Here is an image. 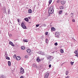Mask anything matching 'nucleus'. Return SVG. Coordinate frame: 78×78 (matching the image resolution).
I'll use <instances>...</instances> for the list:
<instances>
[{"instance_id":"nucleus-1","label":"nucleus","mask_w":78,"mask_h":78,"mask_svg":"<svg viewBox=\"0 0 78 78\" xmlns=\"http://www.w3.org/2000/svg\"><path fill=\"white\" fill-rule=\"evenodd\" d=\"M47 59H49V62L52 61V59H53V57L52 56H51L50 55H48L47 56Z\"/></svg>"},{"instance_id":"nucleus-2","label":"nucleus","mask_w":78,"mask_h":78,"mask_svg":"<svg viewBox=\"0 0 78 78\" xmlns=\"http://www.w3.org/2000/svg\"><path fill=\"white\" fill-rule=\"evenodd\" d=\"M20 74H21L22 75H23V74L24 73H25V72L24 71V69H23L22 67H21L20 68Z\"/></svg>"},{"instance_id":"nucleus-3","label":"nucleus","mask_w":78,"mask_h":78,"mask_svg":"<svg viewBox=\"0 0 78 78\" xmlns=\"http://www.w3.org/2000/svg\"><path fill=\"white\" fill-rule=\"evenodd\" d=\"M21 26L22 27L23 29H27V27L25 26V24L23 23V22H22L21 24Z\"/></svg>"},{"instance_id":"nucleus-4","label":"nucleus","mask_w":78,"mask_h":78,"mask_svg":"<svg viewBox=\"0 0 78 78\" xmlns=\"http://www.w3.org/2000/svg\"><path fill=\"white\" fill-rule=\"evenodd\" d=\"M54 12V11L53 10H48V14L49 15H50L51 14H53V13Z\"/></svg>"},{"instance_id":"nucleus-5","label":"nucleus","mask_w":78,"mask_h":78,"mask_svg":"<svg viewBox=\"0 0 78 78\" xmlns=\"http://www.w3.org/2000/svg\"><path fill=\"white\" fill-rule=\"evenodd\" d=\"M49 10H51L54 11V6H53V5L51 6V7L49 9Z\"/></svg>"},{"instance_id":"nucleus-6","label":"nucleus","mask_w":78,"mask_h":78,"mask_svg":"<svg viewBox=\"0 0 78 78\" xmlns=\"http://www.w3.org/2000/svg\"><path fill=\"white\" fill-rule=\"evenodd\" d=\"M32 66L34 68H36V69L38 68L37 66L35 63H34L32 65Z\"/></svg>"},{"instance_id":"nucleus-7","label":"nucleus","mask_w":78,"mask_h":78,"mask_svg":"<svg viewBox=\"0 0 78 78\" xmlns=\"http://www.w3.org/2000/svg\"><path fill=\"white\" fill-rule=\"evenodd\" d=\"M49 75H50V74H49V73H46V75L44 76L45 78H48V77L49 76Z\"/></svg>"},{"instance_id":"nucleus-8","label":"nucleus","mask_w":78,"mask_h":78,"mask_svg":"<svg viewBox=\"0 0 78 78\" xmlns=\"http://www.w3.org/2000/svg\"><path fill=\"white\" fill-rule=\"evenodd\" d=\"M16 60H17V61H19V60L20 59V56H17L16 58Z\"/></svg>"},{"instance_id":"nucleus-9","label":"nucleus","mask_w":78,"mask_h":78,"mask_svg":"<svg viewBox=\"0 0 78 78\" xmlns=\"http://www.w3.org/2000/svg\"><path fill=\"white\" fill-rule=\"evenodd\" d=\"M59 32H57L55 33V36H57V37H58V36H59Z\"/></svg>"},{"instance_id":"nucleus-10","label":"nucleus","mask_w":78,"mask_h":78,"mask_svg":"<svg viewBox=\"0 0 78 78\" xmlns=\"http://www.w3.org/2000/svg\"><path fill=\"white\" fill-rule=\"evenodd\" d=\"M61 3L62 5H64L66 3V1H62L61 2Z\"/></svg>"},{"instance_id":"nucleus-11","label":"nucleus","mask_w":78,"mask_h":78,"mask_svg":"<svg viewBox=\"0 0 78 78\" xmlns=\"http://www.w3.org/2000/svg\"><path fill=\"white\" fill-rule=\"evenodd\" d=\"M9 44H10L13 47H14V44L11 41L9 42Z\"/></svg>"},{"instance_id":"nucleus-12","label":"nucleus","mask_w":78,"mask_h":78,"mask_svg":"<svg viewBox=\"0 0 78 78\" xmlns=\"http://www.w3.org/2000/svg\"><path fill=\"white\" fill-rule=\"evenodd\" d=\"M21 48L22 50H24L25 49V47L24 46H21Z\"/></svg>"},{"instance_id":"nucleus-13","label":"nucleus","mask_w":78,"mask_h":78,"mask_svg":"<svg viewBox=\"0 0 78 78\" xmlns=\"http://www.w3.org/2000/svg\"><path fill=\"white\" fill-rule=\"evenodd\" d=\"M27 51L28 53H31V50L30 49H28L27 50Z\"/></svg>"},{"instance_id":"nucleus-14","label":"nucleus","mask_w":78,"mask_h":78,"mask_svg":"<svg viewBox=\"0 0 78 78\" xmlns=\"http://www.w3.org/2000/svg\"><path fill=\"white\" fill-rule=\"evenodd\" d=\"M36 60H37V61L38 62H39V61H41V59H40V58H39V57H38L37 58Z\"/></svg>"},{"instance_id":"nucleus-15","label":"nucleus","mask_w":78,"mask_h":78,"mask_svg":"<svg viewBox=\"0 0 78 78\" xmlns=\"http://www.w3.org/2000/svg\"><path fill=\"white\" fill-rule=\"evenodd\" d=\"M24 19L25 21H26V22H28L29 21L28 19L27 18H25Z\"/></svg>"},{"instance_id":"nucleus-16","label":"nucleus","mask_w":78,"mask_h":78,"mask_svg":"<svg viewBox=\"0 0 78 78\" xmlns=\"http://www.w3.org/2000/svg\"><path fill=\"white\" fill-rule=\"evenodd\" d=\"M8 64L9 66H11V62L9 61L8 62Z\"/></svg>"},{"instance_id":"nucleus-17","label":"nucleus","mask_w":78,"mask_h":78,"mask_svg":"<svg viewBox=\"0 0 78 78\" xmlns=\"http://www.w3.org/2000/svg\"><path fill=\"white\" fill-rule=\"evenodd\" d=\"M60 2L61 1H60V0H58V1H56L57 4H59L60 3Z\"/></svg>"},{"instance_id":"nucleus-18","label":"nucleus","mask_w":78,"mask_h":78,"mask_svg":"<svg viewBox=\"0 0 78 78\" xmlns=\"http://www.w3.org/2000/svg\"><path fill=\"white\" fill-rule=\"evenodd\" d=\"M62 10H59L58 11V13L59 14H61L62 13Z\"/></svg>"},{"instance_id":"nucleus-19","label":"nucleus","mask_w":78,"mask_h":78,"mask_svg":"<svg viewBox=\"0 0 78 78\" xmlns=\"http://www.w3.org/2000/svg\"><path fill=\"white\" fill-rule=\"evenodd\" d=\"M51 30H52V31H55V28L53 27H52L51 28Z\"/></svg>"},{"instance_id":"nucleus-20","label":"nucleus","mask_w":78,"mask_h":78,"mask_svg":"<svg viewBox=\"0 0 78 78\" xmlns=\"http://www.w3.org/2000/svg\"><path fill=\"white\" fill-rule=\"evenodd\" d=\"M59 8L60 9H64L63 6H60L59 7Z\"/></svg>"},{"instance_id":"nucleus-21","label":"nucleus","mask_w":78,"mask_h":78,"mask_svg":"<svg viewBox=\"0 0 78 78\" xmlns=\"http://www.w3.org/2000/svg\"><path fill=\"white\" fill-rule=\"evenodd\" d=\"M23 41L24 42H28V40H27L24 39Z\"/></svg>"},{"instance_id":"nucleus-22","label":"nucleus","mask_w":78,"mask_h":78,"mask_svg":"<svg viewBox=\"0 0 78 78\" xmlns=\"http://www.w3.org/2000/svg\"><path fill=\"white\" fill-rule=\"evenodd\" d=\"M28 12H29V13H31V12H32V11L31 9H29L28 10Z\"/></svg>"},{"instance_id":"nucleus-23","label":"nucleus","mask_w":78,"mask_h":78,"mask_svg":"<svg viewBox=\"0 0 78 78\" xmlns=\"http://www.w3.org/2000/svg\"><path fill=\"white\" fill-rule=\"evenodd\" d=\"M60 52L61 53H64V51L62 50V49H60Z\"/></svg>"},{"instance_id":"nucleus-24","label":"nucleus","mask_w":78,"mask_h":78,"mask_svg":"<svg viewBox=\"0 0 78 78\" xmlns=\"http://www.w3.org/2000/svg\"><path fill=\"white\" fill-rule=\"evenodd\" d=\"M28 57L29 56L28 55H26L25 56V58H26V59H28Z\"/></svg>"},{"instance_id":"nucleus-25","label":"nucleus","mask_w":78,"mask_h":78,"mask_svg":"<svg viewBox=\"0 0 78 78\" xmlns=\"http://www.w3.org/2000/svg\"><path fill=\"white\" fill-rule=\"evenodd\" d=\"M51 2H52V0H49V5H50V4H51Z\"/></svg>"},{"instance_id":"nucleus-26","label":"nucleus","mask_w":78,"mask_h":78,"mask_svg":"<svg viewBox=\"0 0 78 78\" xmlns=\"http://www.w3.org/2000/svg\"><path fill=\"white\" fill-rule=\"evenodd\" d=\"M74 53H75V54H76H76H78V51L76 50L74 52Z\"/></svg>"},{"instance_id":"nucleus-27","label":"nucleus","mask_w":78,"mask_h":78,"mask_svg":"<svg viewBox=\"0 0 78 78\" xmlns=\"http://www.w3.org/2000/svg\"><path fill=\"white\" fill-rule=\"evenodd\" d=\"M69 73V71H66V75H68V74Z\"/></svg>"},{"instance_id":"nucleus-28","label":"nucleus","mask_w":78,"mask_h":78,"mask_svg":"<svg viewBox=\"0 0 78 78\" xmlns=\"http://www.w3.org/2000/svg\"><path fill=\"white\" fill-rule=\"evenodd\" d=\"M0 78H5V77L4 76L2 75L1 77H0Z\"/></svg>"},{"instance_id":"nucleus-29","label":"nucleus","mask_w":78,"mask_h":78,"mask_svg":"<svg viewBox=\"0 0 78 78\" xmlns=\"http://www.w3.org/2000/svg\"><path fill=\"white\" fill-rule=\"evenodd\" d=\"M55 46H57V45H58V43L56 42L55 43Z\"/></svg>"},{"instance_id":"nucleus-30","label":"nucleus","mask_w":78,"mask_h":78,"mask_svg":"<svg viewBox=\"0 0 78 78\" xmlns=\"http://www.w3.org/2000/svg\"><path fill=\"white\" fill-rule=\"evenodd\" d=\"M6 59H8V60H9L10 58L9 57H7V58H6Z\"/></svg>"},{"instance_id":"nucleus-31","label":"nucleus","mask_w":78,"mask_h":78,"mask_svg":"<svg viewBox=\"0 0 78 78\" xmlns=\"http://www.w3.org/2000/svg\"><path fill=\"white\" fill-rule=\"evenodd\" d=\"M48 32H46L45 33L46 35H48Z\"/></svg>"},{"instance_id":"nucleus-32","label":"nucleus","mask_w":78,"mask_h":78,"mask_svg":"<svg viewBox=\"0 0 78 78\" xmlns=\"http://www.w3.org/2000/svg\"><path fill=\"white\" fill-rule=\"evenodd\" d=\"M13 58H16V55H14V56H13Z\"/></svg>"},{"instance_id":"nucleus-33","label":"nucleus","mask_w":78,"mask_h":78,"mask_svg":"<svg viewBox=\"0 0 78 78\" xmlns=\"http://www.w3.org/2000/svg\"><path fill=\"white\" fill-rule=\"evenodd\" d=\"M72 21H73V22H75V19H73L72 20Z\"/></svg>"},{"instance_id":"nucleus-34","label":"nucleus","mask_w":78,"mask_h":78,"mask_svg":"<svg viewBox=\"0 0 78 78\" xmlns=\"http://www.w3.org/2000/svg\"><path fill=\"white\" fill-rule=\"evenodd\" d=\"M73 62H70L71 64V65H73Z\"/></svg>"},{"instance_id":"nucleus-35","label":"nucleus","mask_w":78,"mask_h":78,"mask_svg":"<svg viewBox=\"0 0 78 78\" xmlns=\"http://www.w3.org/2000/svg\"><path fill=\"white\" fill-rule=\"evenodd\" d=\"M51 64H50L49 65V68H51Z\"/></svg>"},{"instance_id":"nucleus-36","label":"nucleus","mask_w":78,"mask_h":78,"mask_svg":"<svg viewBox=\"0 0 78 78\" xmlns=\"http://www.w3.org/2000/svg\"><path fill=\"white\" fill-rule=\"evenodd\" d=\"M39 26V24L36 25V27H38Z\"/></svg>"},{"instance_id":"nucleus-37","label":"nucleus","mask_w":78,"mask_h":78,"mask_svg":"<svg viewBox=\"0 0 78 78\" xmlns=\"http://www.w3.org/2000/svg\"><path fill=\"white\" fill-rule=\"evenodd\" d=\"M46 43H47V42H48V39H46Z\"/></svg>"},{"instance_id":"nucleus-38","label":"nucleus","mask_w":78,"mask_h":78,"mask_svg":"<svg viewBox=\"0 0 78 78\" xmlns=\"http://www.w3.org/2000/svg\"><path fill=\"white\" fill-rule=\"evenodd\" d=\"M17 20L18 21V22H19V21H20V20L19 19H18Z\"/></svg>"},{"instance_id":"nucleus-39","label":"nucleus","mask_w":78,"mask_h":78,"mask_svg":"<svg viewBox=\"0 0 78 78\" xmlns=\"http://www.w3.org/2000/svg\"><path fill=\"white\" fill-rule=\"evenodd\" d=\"M69 78V76H66L65 78Z\"/></svg>"},{"instance_id":"nucleus-40","label":"nucleus","mask_w":78,"mask_h":78,"mask_svg":"<svg viewBox=\"0 0 78 78\" xmlns=\"http://www.w3.org/2000/svg\"><path fill=\"white\" fill-rule=\"evenodd\" d=\"M76 56H77V57H78V53L77 54H76Z\"/></svg>"},{"instance_id":"nucleus-41","label":"nucleus","mask_w":78,"mask_h":78,"mask_svg":"<svg viewBox=\"0 0 78 78\" xmlns=\"http://www.w3.org/2000/svg\"><path fill=\"white\" fill-rule=\"evenodd\" d=\"M20 78H23V76H21Z\"/></svg>"},{"instance_id":"nucleus-42","label":"nucleus","mask_w":78,"mask_h":78,"mask_svg":"<svg viewBox=\"0 0 78 78\" xmlns=\"http://www.w3.org/2000/svg\"><path fill=\"white\" fill-rule=\"evenodd\" d=\"M6 11V9H5V10H4V12H5Z\"/></svg>"},{"instance_id":"nucleus-43","label":"nucleus","mask_w":78,"mask_h":78,"mask_svg":"<svg viewBox=\"0 0 78 78\" xmlns=\"http://www.w3.org/2000/svg\"><path fill=\"white\" fill-rule=\"evenodd\" d=\"M41 44H42V42H41Z\"/></svg>"},{"instance_id":"nucleus-44","label":"nucleus","mask_w":78,"mask_h":78,"mask_svg":"<svg viewBox=\"0 0 78 78\" xmlns=\"http://www.w3.org/2000/svg\"><path fill=\"white\" fill-rule=\"evenodd\" d=\"M11 36H12V34H11Z\"/></svg>"}]
</instances>
